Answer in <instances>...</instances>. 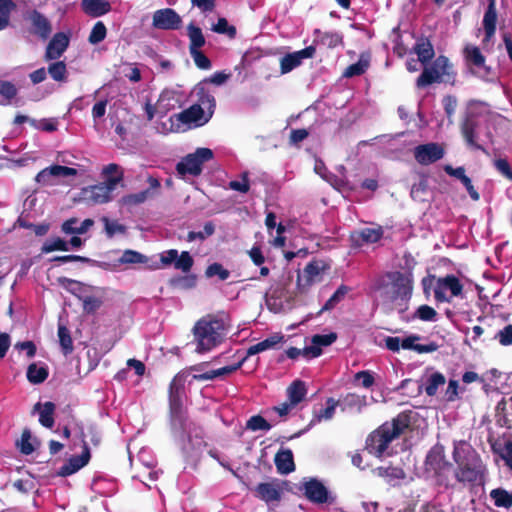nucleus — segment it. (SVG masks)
Wrapping results in <instances>:
<instances>
[{"label": "nucleus", "instance_id": "obj_42", "mask_svg": "<svg viewBox=\"0 0 512 512\" xmlns=\"http://www.w3.org/2000/svg\"><path fill=\"white\" fill-rule=\"evenodd\" d=\"M306 392L304 382L296 380L287 389L288 400L296 406L304 399Z\"/></svg>", "mask_w": 512, "mask_h": 512}, {"label": "nucleus", "instance_id": "obj_28", "mask_svg": "<svg viewBox=\"0 0 512 512\" xmlns=\"http://www.w3.org/2000/svg\"><path fill=\"white\" fill-rule=\"evenodd\" d=\"M275 465L280 474H289L295 470L293 453L289 449L280 450L275 455Z\"/></svg>", "mask_w": 512, "mask_h": 512}, {"label": "nucleus", "instance_id": "obj_19", "mask_svg": "<svg viewBox=\"0 0 512 512\" xmlns=\"http://www.w3.org/2000/svg\"><path fill=\"white\" fill-rule=\"evenodd\" d=\"M315 54V47L308 46L302 50L286 54L280 60L281 73L286 74L301 65L304 59L312 58Z\"/></svg>", "mask_w": 512, "mask_h": 512}, {"label": "nucleus", "instance_id": "obj_55", "mask_svg": "<svg viewBox=\"0 0 512 512\" xmlns=\"http://www.w3.org/2000/svg\"><path fill=\"white\" fill-rule=\"evenodd\" d=\"M414 317L422 321L434 322L437 320V312L429 305H421L415 311Z\"/></svg>", "mask_w": 512, "mask_h": 512}, {"label": "nucleus", "instance_id": "obj_62", "mask_svg": "<svg viewBox=\"0 0 512 512\" xmlns=\"http://www.w3.org/2000/svg\"><path fill=\"white\" fill-rule=\"evenodd\" d=\"M30 124L39 130H43L46 132H53L57 129V122L52 119H42V120H30Z\"/></svg>", "mask_w": 512, "mask_h": 512}, {"label": "nucleus", "instance_id": "obj_13", "mask_svg": "<svg viewBox=\"0 0 512 512\" xmlns=\"http://www.w3.org/2000/svg\"><path fill=\"white\" fill-rule=\"evenodd\" d=\"M451 65L448 58L439 56L432 65L424 68L422 74L418 77L416 85L419 88L426 87L435 82H441L445 76L450 75Z\"/></svg>", "mask_w": 512, "mask_h": 512}, {"label": "nucleus", "instance_id": "obj_36", "mask_svg": "<svg viewBox=\"0 0 512 512\" xmlns=\"http://www.w3.org/2000/svg\"><path fill=\"white\" fill-rule=\"evenodd\" d=\"M256 492L259 498L266 502L277 501L280 499V491L275 484L261 483L257 486Z\"/></svg>", "mask_w": 512, "mask_h": 512}, {"label": "nucleus", "instance_id": "obj_14", "mask_svg": "<svg viewBox=\"0 0 512 512\" xmlns=\"http://www.w3.org/2000/svg\"><path fill=\"white\" fill-rule=\"evenodd\" d=\"M303 490L306 498L315 504H333L336 497L331 494L323 483L311 478L303 483Z\"/></svg>", "mask_w": 512, "mask_h": 512}, {"label": "nucleus", "instance_id": "obj_4", "mask_svg": "<svg viewBox=\"0 0 512 512\" xmlns=\"http://www.w3.org/2000/svg\"><path fill=\"white\" fill-rule=\"evenodd\" d=\"M486 123L485 108L477 103H470L466 117L461 124L462 136L470 148L484 150L481 143L490 138V134L486 131Z\"/></svg>", "mask_w": 512, "mask_h": 512}, {"label": "nucleus", "instance_id": "obj_9", "mask_svg": "<svg viewBox=\"0 0 512 512\" xmlns=\"http://www.w3.org/2000/svg\"><path fill=\"white\" fill-rule=\"evenodd\" d=\"M463 56L466 67L471 74L484 81H493L495 79V73L486 64V58L479 47L473 44H466L463 49Z\"/></svg>", "mask_w": 512, "mask_h": 512}, {"label": "nucleus", "instance_id": "obj_5", "mask_svg": "<svg viewBox=\"0 0 512 512\" xmlns=\"http://www.w3.org/2000/svg\"><path fill=\"white\" fill-rule=\"evenodd\" d=\"M408 426L406 417L398 416L392 422H386L367 439L366 449L370 454L381 457L389 444Z\"/></svg>", "mask_w": 512, "mask_h": 512}, {"label": "nucleus", "instance_id": "obj_18", "mask_svg": "<svg viewBox=\"0 0 512 512\" xmlns=\"http://www.w3.org/2000/svg\"><path fill=\"white\" fill-rule=\"evenodd\" d=\"M444 149L438 143H427L418 145L414 149L415 160L421 165H429L442 159Z\"/></svg>", "mask_w": 512, "mask_h": 512}, {"label": "nucleus", "instance_id": "obj_6", "mask_svg": "<svg viewBox=\"0 0 512 512\" xmlns=\"http://www.w3.org/2000/svg\"><path fill=\"white\" fill-rule=\"evenodd\" d=\"M183 386L184 381L180 375H176L170 384L169 405L171 427L174 436L184 443L186 440V418L183 411Z\"/></svg>", "mask_w": 512, "mask_h": 512}, {"label": "nucleus", "instance_id": "obj_59", "mask_svg": "<svg viewBox=\"0 0 512 512\" xmlns=\"http://www.w3.org/2000/svg\"><path fill=\"white\" fill-rule=\"evenodd\" d=\"M35 181L43 186H54L57 184L54 176L52 175L51 168L47 167L41 170L35 177Z\"/></svg>", "mask_w": 512, "mask_h": 512}, {"label": "nucleus", "instance_id": "obj_30", "mask_svg": "<svg viewBox=\"0 0 512 512\" xmlns=\"http://www.w3.org/2000/svg\"><path fill=\"white\" fill-rule=\"evenodd\" d=\"M327 407L320 409L318 411L314 412L313 418L311 419L308 428L305 430L307 431L310 427L322 422V421H328L333 418L335 414L336 407L339 405V401H336L333 398H329L326 402Z\"/></svg>", "mask_w": 512, "mask_h": 512}, {"label": "nucleus", "instance_id": "obj_63", "mask_svg": "<svg viewBox=\"0 0 512 512\" xmlns=\"http://www.w3.org/2000/svg\"><path fill=\"white\" fill-rule=\"evenodd\" d=\"M196 66L200 69L207 70L211 67L210 60L199 50L190 51Z\"/></svg>", "mask_w": 512, "mask_h": 512}, {"label": "nucleus", "instance_id": "obj_11", "mask_svg": "<svg viewBox=\"0 0 512 512\" xmlns=\"http://www.w3.org/2000/svg\"><path fill=\"white\" fill-rule=\"evenodd\" d=\"M211 118V111L204 112L201 109V105L193 104L188 109L175 114L172 116L169 121L171 123L170 130H181L184 129V126L191 127H199L206 124Z\"/></svg>", "mask_w": 512, "mask_h": 512}, {"label": "nucleus", "instance_id": "obj_17", "mask_svg": "<svg viewBox=\"0 0 512 512\" xmlns=\"http://www.w3.org/2000/svg\"><path fill=\"white\" fill-rule=\"evenodd\" d=\"M181 23V17L171 8L159 9L153 14L152 25L156 29L176 30L180 27Z\"/></svg>", "mask_w": 512, "mask_h": 512}, {"label": "nucleus", "instance_id": "obj_32", "mask_svg": "<svg viewBox=\"0 0 512 512\" xmlns=\"http://www.w3.org/2000/svg\"><path fill=\"white\" fill-rule=\"evenodd\" d=\"M77 218H70L66 220L62 224V231L65 234H84L86 233L93 225L94 221L92 219H85L80 225H77Z\"/></svg>", "mask_w": 512, "mask_h": 512}, {"label": "nucleus", "instance_id": "obj_25", "mask_svg": "<svg viewBox=\"0 0 512 512\" xmlns=\"http://www.w3.org/2000/svg\"><path fill=\"white\" fill-rule=\"evenodd\" d=\"M445 172L453 176L461 181V183L465 186L469 196L474 200H479V193L474 188L471 179L465 174V169L463 167L453 168L450 165H446L444 167Z\"/></svg>", "mask_w": 512, "mask_h": 512}, {"label": "nucleus", "instance_id": "obj_24", "mask_svg": "<svg viewBox=\"0 0 512 512\" xmlns=\"http://www.w3.org/2000/svg\"><path fill=\"white\" fill-rule=\"evenodd\" d=\"M193 93L197 97V101H196L195 105H201V109L204 112L211 111V116H212L214 113L215 107H216V101H215L214 95L211 92H209L208 90H206L204 83L198 84L195 87Z\"/></svg>", "mask_w": 512, "mask_h": 512}, {"label": "nucleus", "instance_id": "obj_35", "mask_svg": "<svg viewBox=\"0 0 512 512\" xmlns=\"http://www.w3.org/2000/svg\"><path fill=\"white\" fill-rule=\"evenodd\" d=\"M490 498L498 508L509 509L512 507V492L503 488H496L490 491Z\"/></svg>", "mask_w": 512, "mask_h": 512}, {"label": "nucleus", "instance_id": "obj_58", "mask_svg": "<svg viewBox=\"0 0 512 512\" xmlns=\"http://www.w3.org/2000/svg\"><path fill=\"white\" fill-rule=\"evenodd\" d=\"M151 197V190L147 189L138 193L130 194L123 197L122 201L126 205H137L146 201Z\"/></svg>", "mask_w": 512, "mask_h": 512}, {"label": "nucleus", "instance_id": "obj_52", "mask_svg": "<svg viewBox=\"0 0 512 512\" xmlns=\"http://www.w3.org/2000/svg\"><path fill=\"white\" fill-rule=\"evenodd\" d=\"M205 276L207 278H212L214 276H218V278L222 281L226 280L230 276V272L223 267L220 263L210 264L205 270Z\"/></svg>", "mask_w": 512, "mask_h": 512}, {"label": "nucleus", "instance_id": "obj_38", "mask_svg": "<svg viewBox=\"0 0 512 512\" xmlns=\"http://www.w3.org/2000/svg\"><path fill=\"white\" fill-rule=\"evenodd\" d=\"M315 34L314 42L329 48H334L342 42V37L337 32H321L316 30Z\"/></svg>", "mask_w": 512, "mask_h": 512}, {"label": "nucleus", "instance_id": "obj_27", "mask_svg": "<svg viewBox=\"0 0 512 512\" xmlns=\"http://www.w3.org/2000/svg\"><path fill=\"white\" fill-rule=\"evenodd\" d=\"M82 10L89 16L100 17L111 10L107 0H82Z\"/></svg>", "mask_w": 512, "mask_h": 512}, {"label": "nucleus", "instance_id": "obj_46", "mask_svg": "<svg viewBox=\"0 0 512 512\" xmlns=\"http://www.w3.org/2000/svg\"><path fill=\"white\" fill-rule=\"evenodd\" d=\"M102 175L105 177V179H106L105 181H113L115 179H118L115 182V188L123 180V176H124L121 167L115 163L106 165L102 169Z\"/></svg>", "mask_w": 512, "mask_h": 512}, {"label": "nucleus", "instance_id": "obj_7", "mask_svg": "<svg viewBox=\"0 0 512 512\" xmlns=\"http://www.w3.org/2000/svg\"><path fill=\"white\" fill-rule=\"evenodd\" d=\"M425 293L428 287L433 286L434 298L437 302L450 303L453 298L463 295V284L452 274L435 278L434 276L422 280Z\"/></svg>", "mask_w": 512, "mask_h": 512}, {"label": "nucleus", "instance_id": "obj_3", "mask_svg": "<svg viewBox=\"0 0 512 512\" xmlns=\"http://www.w3.org/2000/svg\"><path fill=\"white\" fill-rule=\"evenodd\" d=\"M453 459L457 464L455 477L461 483H480L485 474V465L479 454L465 441L454 443Z\"/></svg>", "mask_w": 512, "mask_h": 512}, {"label": "nucleus", "instance_id": "obj_51", "mask_svg": "<svg viewBox=\"0 0 512 512\" xmlns=\"http://www.w3.org/2000/svg\"><path fill=\"white\" fill-rule=\"evenodd\" d=\"M347 292H348V287L341 285L334 292V294L326 301V303L324 304V306L322 307L321 310L327 311V310H331V309L335 308L336 305L344 299Z\"/></svg>", "mask_w": 512, "mask_h": 512}, {"label": "nucleus", "instance_id": "obj_53", "mask_svg": "<svg viewBox=\"0 0 512 512\" xmlns=\"http://www.w3.org/2000/svg\"><path fill=\"white\" fill-rule=\"evenodd\" d=\"M214 231H215L214 224L212 222H207L204 225L203 230L198 231V232H195V231L189 232L187 235V241H189V242H192L195 240L204 241L206 238L211 236L214 233Z\"/></svg>", "mask_w": 512, "mask_h": 512}, {"label": "nucleus", "instance_id": "obj_33", "mask_svg": "<svg viewBox=\"0 0 512 512\" xmlns=\"http://www.w3.org/2000/svg\"><path fill=\"white\" fill-rule=\"evenodd\" d=\"M342 411H349L356 409L357 412H361L362 409L367 405L366 396H360L354 393L347 394L341 402H339Z\"/></svg>", "mask_w": 512, "mask_h": 512}, {"label": "nucleus", "instance_id": "obj_56", "mask_svg": "<svg viewBox=\"0 0 512 512\" xmlns=\"http://www.w3.org/2000/svg\"><path fill=\"white\" fill-rule=\"evenodd\" d=\"M246 427H247V429H249L251 431H259V430L269 431L272 428L271 424L268 423L266 421V419H264L260 415L252 416L247 421Z\"/></svg>", "mask_w": 512, "mask_h": 512}, {"label": "nucleus", "instance_id": "obj_41", "mask_svg": "<svg viewBox=\"0 0 512 512\" xmlns=\"http://www.w3.org/2000/svg\"><path fill=\"white\" fill-rule=\"evenodd\" d=\"M48 377V370L44 365L32 363L27 369V379L32 384L44 382Z\"/></svg>", "mask_w": 512, "mask_h": 512}, {"label": "nucleus", "instance_id": "obj_15", "mask_svg": "<svg viewBox=\"0 0 512 512\" xmlns=\"http://www.w3.org/2000/svg\"><path fill=\"white\" fill-rule=\"evenodd\" d=\"M340 173L339 176L334 175L328 172L325 164L321 160H316L314 165V171L325 181H327L331 186L341 192H346L352 190V186L344 175L345 167L339 166L337 168Z\"/></svg>", "mask_w": 512, "mask_h": 512}, {"label": "nucleus", "instance_id": "obj_39", "mask_svg": "<svg viewBox=\"0 0 512 512\" xmlns=\"http://www.w3.org/2000/svg\"><path fill=\"white\" fill-rule=\"evenodd\" d=\"M282 339H283V336H281L279 334H275L271 337H268L267 339L255 344V345L250 346L247 350V355L251 356V355H255L260 352L272 349L278 343H280L282 341Z\"/></svg>", "mask_w": 512, "mask_h": 512}, {"label": "nucleus", "instance_id": "obj_44", "mask_svg": "<svg viewBox=\"0 0 512 512\" xmlns=\"http://www.w3.org/2000/svg\"><path fill=\"white\" fill-rule=\"evenodd\" d=\"M368 67H369V57L366 55H361L359 60L356 63L349 65L345 69L343 76L347 77V78H351L354 76L362 75L366 72Z\"/></svg>", "mask_w": 512, "mask_h": 512}, {"label": "nucleus", "instance_id": "obj_34", "mask_svg": "<svg viewBox=\"0 0 512 512\" xmlns=\"http://www.w3.org/2000/svg\"><path fill=\"white\" fill-rule=\"evenodd\" d=\"M413 51L423 65L427 64L435 54L432 44L427 39H419L413 47Z\"/></svg>", "mask_w": 512, "mask_h": 512}, {"label": "nucleus", "instance_id": "obj_31", "mask_svg": "<svg viewBox=\"0 0 512 512\" xmlns=\"http://www.w3.org/2000/svg\"><path fill=\"white\" fill-rule=\"evenodd\" d=\"M54 410L55 405L52 402H45L44 404L37 403L34 406V411L39 412V422L46 428H52L54 425Z\"/></svg>", "mask_w": 512, "mask_h": 512}, {"label": "nucleus", "instance_id": "obj_45", "mask_svg": "<svg viewBox=\"0 0 512 512\" xmlns=\"http://www.w3.org/2000/svg\"><path fill=\"white\" fill-rule=\"evenodd\" d=\"M15 7L13 0H0V31L8 27L10 15Z\"/></svg>", "mask_w": 512, "mask_h": 512}, {"label": "nucleus", "instance_id": "obj_64", "mask_svg": "<svg viewBox=\"0 0 512 512\" xmlns=\"http://www.w3.org/2000/svg\"><path fill=\"white\" fill-rule=\"evenodd\" d=\"M496 339L503 346L512 345V324L505 326L496 334Z\"/></svg>", "mask_w": 512, "mask_h": 512}, {"label": "nucleus", "instance_id": "obj_8", "mask_svg": "<svg viewBox=\"0 0 512 512\" xmlns=\"http://www.w3.org/2000/svg\"><path fill=\"white\" fill-rule=\"evenodd\" d=\"M291 281L292 275L287 273L271 284L265 294L266 304L271 311L278 313L290 307L293 295L289 292L288 286Z\"/></svg>", "mask_w": 512, "mask_h": 512}, {"label": "nucleus", "instance_id": "obj_37", "mask_svg": "<svg viewBox=\"0 0 512 512\" xmlns=\"http://www.w3.org/2000/svg\"><path fill=\"white\" fill-rule=\"evenodd\" d=\"M383 230L381 227L377 228H363L354 236L356 241H361L366 244L376 243L381 239Z\"/></svg>", "mask_w": 512, "mask_h": 512}, {"label": "nucleus", "instance_id": "obj_10", "mask_svg": "<svg viewBox=\"0 0 512 512\" xmlns=\"http://www.w3.org/2000/svg\"><path fill=\"white\" fill-rule=\"evenodd\" d=\"M213 151L209 148H197L195 152L186 155L176 165L177 173L185 178L189 176H199L202 173V166L205 162L213 158Z\"/></svg>", "mask_w": 512, "mask_h": 512}, {"label": "nucleus", "instance_id": "obj_20", "mask_svg": "<svg viewBox=\"0 0 512 512\" xmlns=\"http://www.w3.org/2000/svg\"><path fill=\"white\" fill-rule=\"evenodd\" d=\"M120 264H142L145 265L149 270H158L160 269V264L156 261H151V259L135 250L127 249L124 250L120 258L118 259Z\"/></svg>", "mask_w": 512, "mask_h": 512}, {"label": "nucleus", "instance_id": "obj_1", "mask_svg": "<svg viewBox=\"0 0 512 512\" xmlns=\"http://www.w3.org/2000/svg\"><path fill=\"white\" fill-rule=\"evenodd\" d=\"M413 277L410 272H392L374 286L375 298L389 308L397 302H406L412 294Z\"/></svg>", "mask_w": 512, "mask_h": 512}, {"label": "nucleus", "instance_id": "obj_61", "mask_svg": "<svg viewBox=\"0 0 512 512\" xmlns=\"http://www.w3.org/2000/svg\"><path fill=\"white\" fill-rule=\"evenodd\" d=\"M212 31L219 34H227L230 37H234L236 34V29L233 26H229L225 18H219L217 23L212 26Z\"/></svg>", "mask_w": 512, "mask_h": 512}, {"label": "nucleus", "instance_id": "obj_23", "mask_svg": "<svg viewBox=\"0 0 512 512\" xmlns=\"http://www.w3.org/2000/svg\"><path fill=\"white\" fill-rule=\"evenodd\" d=\"M180 105V97L177 92L164 90L156 103L158 114H166Z\"/></svg>", "mask_w": 512, "mask_h": 512}, {"label": "nucleus", "instance_id": "obj_57", "mask_svg": "<svg viewBox=\"0 0 512 512\" xmlns=\"http://www.w3.org/2000/svg\"><path fill=\"white\" fill-rule=\"evenodd\" d=\"M101 220L104 223L105 232L109 238L116 234H124L126 232V227L117 221H110L107 217H102Z\"/></svg>", "mask_w": 512, "mask_h": 512}, {"label": "nucleus", "instance_id": "obj_54", "mask_svg": "<svg viewBox=\"0 0 512 512\" xmlns=\"http://www.w3.org/2000/svg\"><path fill=\"white\" fill-rule=\"evenodd\" d=\"M106 34H107V29H106V26L104 25L103 22L101 21H98L92 28L91 32H90V35H89V42L91 44H98L100 42H102L105 37H106Z\"/></svg>", "mask_w": 512, "mask_h": 512}, {"label": "nucleus", "instance_id": "obj_22", "mask_svg": "<svg viewBox=\"0 0 512 512\" xmlns=\"http://www.w3.org/2000/svg\"><path fill=\"white\" fill-rule=\"evenodd\" d=\"M83 451L81 455L73 456L69 459V461L64 464L60 469V474L63 476L72 475L81 468H83L85 465L88 464L90 460V450L87 446L86 441H83Z\"/></svg>", "mask_w": 512, "mask_h": 512}, {"label": "nucleus", "instance_id": "obj_40", "mask_svg": "<svg viewBox=\"0 0 512 512\" xmlns=\"http://www.w3.org/2000/svg\"><path fill=\"white\" fill-rule=\"evenodd\" d=\"M445 382L446 378L442 373L433 372L426 379L424 391L428 396H434L439 387H442Z\"/></svg>", "mask_w": 512, "mask_h": 512}, {"label": "nucleus", "instance_id": "obj_47", "mask_svg": "<svg viewBox=\"0 0 512 512\" xmlns=\"http://www.w3.org/2000/svg\"><path fill=\"white\" fill-rule=\"evenodd\" d=\"M58 337L64 354L67 355L71 353L73 350V341L69 330L63 324L58 325Z\"/></svg>", "mask_w": 512, "mask_h": 512}, {"label": "nucleus", "instance_id": "obj_26", "mask_svg": "<svg viewBox=\"0 0 512 512\" xmlns=\"http://www.w3.org/2000/svg\"><path fill=\"white\" fill-rule=\"evenodd\" d=\"M29 19L32 24L33 33L37 34L43 39H46L51 34V24L44 15L37 11H33Z\"/></svg>", "mask_w": 512, "mask_h": 512}, {"label": "nucleus", "instance_id": "obj_29", "mask_svg": "<svg viewBox=\"0 0 512 512\" xmlns=\"http://www.w3.org/2000/svg\"><path fill=\"white\" fill-rule=\"evenodd\" d=\"M496 21H497V12L495 7L494 0H491L488 8L484 14L483 18V26L485 29V38L484 41H489L490 38L495 34L496 30Z\"/></svg>", "mask_w": 512, "mask_h": 512}, {"label": "nucleus", "instance_id": "obj_49", "mask_svg": "<svg viewBox=\"0 0 512 512\" xmlns=\"http://www.w3.org/2000/svg\"><path fill=\"white\" fill-rule=\"evenodd\" d=\"M68 251V242L56 237L53 239L46 240L41 248L42 253H50L53 251Z\"/></svg>", "mask_w": 512, "mask_h": 512}, {"label": "nucleus", "instance_id": "obj_43", "mask_svg": "<svg viewBox=\"0 0 512 512\" xmlns=\"http://www.w3.org/2000/svg\"><path fill=\"white\" fill-rule=\"evenodd\" d=\"M187 34L190 40L189 51L199 50L205 44L201 29L193 23L187 26Z\"/></svg>", "mask_w": 512, "mask_h": 512}, {"label": "nucleus", "instance_id": "obj_2", "mask_svg": "<svg viewBox=\"0 0 512 512\" xmlns=\"http://www.w3.org/2000/svg\"><path fill=\"white\" fill-rule=\"evenodd\" d=\"M228 321V316L223 312L198 320L193 328L196 351L203 353L218 346L226 335Z\"/></svg>", "mask_w": 512, "mask_h": 512}, {"label": "nucleus", "instance_id": "obj_21", "mask_svg": "<svg viewBox=\"0 0 512 512\" xmlns=\"http://www.w3.org/2000/svg\"><path fill=\"white\" fill-rule=\"evenodd\" d=\"M69 45V37L65 33H56L47 45L46 60H55L61 57Z\"/></svg>", "mask_w": 512, "mask_h": 512}, {"label": "nucleus", "instance_id": "obj_48", "mask_svg": "<svg viewBox=\"0 0 512 512\" xmlns=\"http://www.w3.org/2000/svg\"><path fill=\"white\" fill-rule=\"evenodd\" d=\"M48 73L53 80L64 82L67 78L66 64L63 61H58L48 66Z\"/></svg>", "mask_w": 512, "mask_h": 512}, {"label": "nucleus", "instance_id": "obj_60", "mask_svg": "<svg viewBox=\"0 0 512 512\" xmlns=\"http://www.w3.org/2000/svg\"><path fill=\"white\" fill-rule=\"evenodd\" d=\"M52 175L55 180L58 178H66L71 176H76L78 171L75 168L61 166V165H52L50 166Z\"/></svg>", "mask_w": 512, "mask_h": 512}, {"label": "nucleus", "instance_id": "obj_50", "mask_svg": "<svg viewBox=\"0 0 512 512\" xmlns=\"http://www.w3.org/2000/svg\"><path fill=\"white\" fill-rule=\"evenodd\" d=\"M193 264L194 260L190 253L188 251H183L181 254H178L174 268L182 271L183 273H188L190 272Z\"/></svg>", "mask_w": 512, "mask_h": 512}, {"label": "nucleus", "instance_id": "obj_12", "mask_svg": "<svg viewBox=\"0 0 512 512\" xmlns=\"http://www.w3.org/2000/svg\"><path fill=\"white\" fill-rule=\"evenodd\" d=\"M104 181L81 189L79 199L88 205H100L112 200V193L115 190V182Z\"/></svg>", "mask_w": 512, "mask_h": 512}, {"label": "nucleus", "instance_id": "obj_16", "mask_svg": "<svg viewBox=\"0 0 512 512\" xmlns=\"http://www.w3.org/2000/svg\"><path fill=\"white\" fill-rule=\"evenodd\" d=\"M324 264L320 261H313L306 265L302 273L298 274L297 287L304 291L311 285L320 282L324 272Z\"/></svg>", "mask_w": 512, "mask_h": 512}]
</instances>
